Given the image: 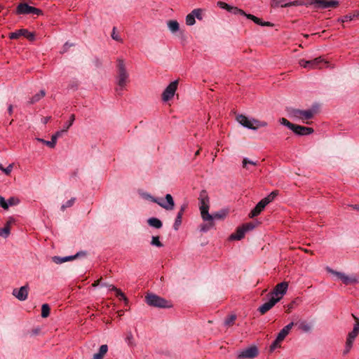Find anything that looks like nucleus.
I'll use <instances>...</instances> for the list:
<instances>
[{"instance_id": "f257e3e1", "label": "nucleus", "mask_w": 359, "mask_h": 359, "mask_svg": "<svg viewBox=\"0 0 359 359\" xmlns=\"http://www.w3.org/2000/svg\"><path fill=\"white\" fill-rule=\"evenodd\" d=\"M117 76H116V92L121 95V92L126 88L127 83L129 81V74L127 72L126 66L124 60L122 58H118L117 60Z\"/></svg>"}, {"instance_id": "f03ea898", "label": "nucleus", "mask_w": 359, "mask_h": 359, "mask_svg": "<svg viewBox=\"0 0 359 359\" xmlns=\"http://www.w3.org/2000/svg\"><path fill=\"white\" fill-rule=\"evenodd\" d=\"M236 121L243 127L251 130H257L259 128L266 127L268 125L266 121L250 118L243 114L237 115Z\"/></svg>"}, {"instance_id": "7ed1b4c3", "label": "nucleus", "mask_w": 359, "mask_h": 359, "mask_svg": "<svg viewBox=\"0 0 359 359\" xmlns=\"http://www.w3.org/2000/svg\"><path fill=\"white\" fill-rule=\"evenodd\" d=\"M314 109L300 110L293 109L289 112L290 118L294 120L302 121L303 123H309L307 121L312 118L314 116Z\"/></svg>"}, {"instance_id": "20e7f679", "label": "nucleus", "mask_w": 359, "mask_h": 359, "mask_svg": "<svg viewBox=\"0 0 359 359\" xmlns=\"http://www.w3.org/2000/svg\"><path fill=\"white\" fill-rule=\"evenodd\" d=\"M147 198L152 202L157 203L159 206L166 210H172L175 208V201L172 196L170 194H167L165 199L153 197L148 195Z\"/></svg>"}, {"instance_id": "39448f33", "label": "nucleus", "mask_w": 359, "mask_h": 359, "mask_svg": "<svg viewBox=\"0 0 359 359\" xmlns=\"http://www.w3.org/2000/svg\"><path fill=\"white\" fill-rule=\"evenodd\" d=\"M327 272L336 276L345 285H354L359 283V276L356 275H347L342 272L334 271L329 267L327 268Z\"/></svg>"}, {"instance_id": "423d86ee", "label": "nucleus", "mask_w": 359, "mask_h": 359, "mask_svg": "<svg viewBox=\"0 0 359 359\" xmlns=\"http://www.w3.org/2000/svg\"><path fill=\"white\" fill-rule=\"evenodd\" d=\"M145 299L147 304L151 306L159 308H169L171 306L169 302L154 294H147Z\"/></svg>"}, {"instance_id": "0eeeda50", "label": "nucleus", "mask_w": 359, "mask_h": 359, "mask_svg": "<svg viewBox=\"0 0 359 359\" xmlns=\"http://www.w3.org/2000/svg\"><path fill=\"white\" fill-rule=\"evenodd\" d=\"M294 326V323H290V324L285 326L278 334L276 339L270 346V351H273L277 348L280 347V343L285 339L286 336L289 334L291 329Z\"/></svg>"}, {"instance_id": "6e6552de", "label": "nucleus", "mask_w": 359, "mask_h": 359, "mask_svg": "<svg viewBox=\"0 0 359 359\" xmlns=\"http://www.w3.org/2000/svg\"><path fill=\"white\" fill-rule=\"evenodd\" d=\"M327 63V62L324 61L323 58L321 57H318L313 60H306L304 59H301L299 61V64L301 67L308 69L322 68Z\"/></svg>"}, {"instance_id": "1a4fd4ad", "label": "nucleus", "mask_w": 359, "mask_h": 359, "mask_svg": "<svg viewBox=\"0 0 359 359\" xmlns=\"http://www.w3.org/2000/svg\"><path fill=\"white\" fill-rule=\"evenodd\" d=\"M199 208L201 211V217L203 220L210 219L211 215L209 214V198L205 192L201 193L199 197Z\"/></svg>"}, {"instance_id": "9d476101", "label": "nucleus", "mask_w": 359, "mask_h": 359, "mask_svg": "<svg viewBox=\"0 0 359 359\" xmlns=\"http://www.w3.org/2000/svg\"><path fill=\"white\" fill-rule=\"evenodd\" d=\"M15 13L17 15H28L32 14L36 15H42L43 12L41 10L31 6L27 3H20L16 8Z\"/></svg>"}, {"instance_id": "9b49d317", "label": "nucleus", "mask_w": 359, "mask_h": 359, "mask_svg": "<svg viewBox=\"0 0 359 359\" xmlns=\"http://www.w3.org/2000/svg\"><path fill=\"white\" fill-rule=\"evenodd\" d=\"M309 4L313 5L316 8H329L338 6L337 0H309Z\"/></svg>"}, {"instance_id": "f8f14e48", "label": "nucleus", "mask_w": 359, "mask_h": 359, "mask_svg": "<svg viewBox=\"0 0 359 359\" xmlns=\"http://www.w3.org/2000/svg\"><path fill=\"white\" fill-rule=\"evenodd\" d=\"M178 86V81L175 80L171 82L164 90L162 93V100L163 102H168L171 100L177 90Z\"/></svg>"}, {"instance_id": "ddd939ff", "label": "nucleus", "mask_w": 359, "mask_h": 359, "mask_svg": "<svg viewBox=\"0 0 359 359\" xmlns=\"http://www.w3.org/2000/svg\"><path fill=\"white\" fill-rule=\"evenodd\" d=\"M258 355V349L256 346H251L247 348L246 349L241 351L238 355V359H245V358H254Z\"/></svg>"}, {"instance_id": "4468645a", "label": "nucleus", "mask_w": 359, "mask_h": 359, "mask_svg": "<svg viewBox=\"0 0 359 359\" xmlns=\"http://www.w3.org/2000/svg\"><path fill=\"white\" fill-rule=\"evenodd\" d=\"M270 299L268 302L263 304L261 306L259 307L258 311L260 312L262 315L266 313L268 311H269L271 308H273L276 303H278L280 300V297H276L274 296H269Z\"/></svg>"}, {"instance_id": "2eb2a0df", "label": "nucleus", "mask_w": 359, "mask_h": 359, "mask_svg": "<svg viewBox=\"0 0 359 359\" xmlns=\"http://www.w3.org/2000/svg\"><path fill=\"white\" fill-rule=\"evenodd\" d=\"M23 36L29 41H34L35 36L34 33L29 32L27 29H21L10 34L9 37L11 39H17L20 36Z\"/></svg>"}, {"instance_id": "dca6fc26", "label": "nucleus", "mask_w": 359, "mask_h": 359, "mask_svg": "<svg viewBox=\"0 0 359 359\" xmlns=\"http://www.w3.org/2000/svg\"><path fill=\"white\" fill-rule=\"evenodd\" d=\"M288 284L287 282H282L276 285L273 290L269 294V296H274L276 297H280L286 293L287 290Z\"/></svg>"}, {"instance_id": "f3484780", "label": "nucleus", "mask_w": 359, "mask_h": 359, "mask_svg": "<svg viewBox=\"0 0 359 359\" xmlns=\"http://www.w3.org/2000/svg\"><path fill=\"white\" fill-rule=\"evenodd\" d=\"M28 290V286L24 285L22 286L20 289H14L13 291V294L20 301H24L27 298Z\"/></svg>"}, {"instance_id": "a211bd4d", "label": "nucleus", "mask_w": 359, "mask_h": 359, "mask_svg": "<svg viewBox=\"0 0 359 359\" xmlns=\"http://www.w3.org/2000/svg\"><path fill=\"white\" fill-rule=\"evenodd\" d=\"M81 255L82 256L86 255V252H77L74 256H67V257H60L55 256V257H53L52 258V259H53V261L55 264H62V263H64L65 262L73 260V259H76V257H80Z\"/></svg>"}, {"instance_id": "6ab92c4d", "label": "nucleus", "mask_w": 359, "mask_h": 359, "mask_svg": "<svg viewBox=\"0 0 359 359\" xmlns=\"http://www.w3.org/2000/svg\"><path fill=\"white\" fill-rule=\"evenodd\" d=\"M292 130L295 134L299 135H306L313 133V129L312 128L302 126L295 124L294 127L292 128Z\"/></svg>"}, {"instance_id": "aec40b11", "label": "nucleus", "mask_w": 359, "mask_h": 359, "mask_svg": "<svg viewBox=\"0 0 359 359\" xmlns=\"http://www.w3.org/2000/svg\"><path fill=\"white\" fill-rule=\"evenodd\" d=\"M356 320V323H355L353 326V330L348 334L346 342H349L353 344V341L355 340V337L358 336L359 333V319L357 318H355Z\"/></svg>"}, {"instance_id": "412c9836", "label": "nucleus", "mask_w": 359, "mask_h": 359, "mask_svg": "<svg viewBox=\"0 0 359 359\" xmlns=\"http://www.w3.org/2000/svg\"><path fill=\"white\" fill-rule=\"evenodd\" d=\"M265 201H263L261 200L257 205L254 208V209L251 211L250 213V217H255L260 214V212L264 209L266 204L264 203Z\"/></svg>"}, {"instance_id": "4be33fe9", "label": "nucleus", "mask_w": 359, "mask_h": 359, "mask_svg": "<svg viewBox=\"0 0 359 359\" xmlns=\"http://www.w3.org/2000/svg\"><path fill=\"white\" fill-rule=\"evenodd\" d=\"M245 233V229L243 228V226H239L237 228L236 232L230 236L229 239L240 241L244 238Z\"/></svg>"}, {"instance_id": "5701e85b", "label": "nucleus", "mask_w": 359, "mask_h": 359, "mask_svg": "<svg viewBox=\"0 0 359 359\" xmlns=\"http://www.w3.org/2000/svg\"><path fill=\"white\" fill-rule=\"evenodd\" d=\"M66 131H63V129L56 132L54 135H52V142H46V145L50 148H54L55 147L57 138L62 136V135Z\"/></svg>"}, {"instance_id": "b1692460", "label": "nucleus", "mask_w": 359, "mask_h": 359, "mask_svg": "<svg viewBox=\"0 0 359 359\" xmlns=\"http://www.w3.org/2000/svg\"><path fill=\"white\" fill-rule=\"evenodd\" d=\"M108 351V346L106 344H103L100 347L98 353L93 355V359H103L104 355Z\"/></svg>"}, {"instance_id": "393cba45", "label": "nucleus", "mask_w": 359, "mask_h": 359, "mask_svg": "<svg viewBox=\"0 0 359 359\" xmlns=\"http://www.w3.org/2000/svg\"><path fill=\"white\" fill-rule=\"evenodd\" d=\"M310 6V4H309V0H296V1H292V2H290V3H287V4H285L284 5H281L282 7H290V6Z\"/></svg>"}, {"instance_id": "a878e982", "label": "nucleus", "mask_w": 359, "mask_h": 359, "mask_svg": "<svg viewBox=\"0 0 359 359\" xmlns=\"http://www.w3.org/2000/svg\"><path fill=\"white\" fill-rule=\"evenodd\" d=\"M147 223L150 226L156 229H161L163 226L161 221L156 217H151L148 219Z\"/></svg>"}, {"instance_id": "bb28decb", "label": "nucleus", "mask_w": 359, "mask_h": 359, "mask_svg": "<svg viewBox=\"0 0 359 359\" xmlns=\"http://www.w3.org/2000/svg\"><path fill=\"white\" fill-rule=\"evenodd\" d=\"M299 328L304 332H309L312 329V325L305 320L300 321L298 323Z\"/></svg>"}, {"instance_id": "cd10ccee", "label": "nucleus", "mask_w": 359, "mask_h": 359, "mask_svg": "<svg viewBox=\"0 0 359 359\" xmlns=\"http://www.w3.org/2000/svg\"><path fill=\"white\" fill-rule=\"evenodd\" d=\"M45 95H46V93L43 90H40L39 93L34 95L30 99V101L29 102V104H34V103L39 102L41 98H43L45 96Z\"/></svg>"}, {"instance_id": "c85d7f7f", "label": "nucleus", "mask_w": 359, "mask_h": 359, "mask_svg": "<svg viewBox=\"0 0 359 359\" xmlns=\"http://www.w3.org/2000/svg\"><path fill=\"white\" fill-rule=\"evenodd\" d=\"M167 24L169 29L172 33L177 32L180 29L179 23L176 20H170Z\"/></svg>"}, {"instance_id": "c756f323", "label": "nucleus", "mask_w": 359, "mask_h": 359, "mask_svg": "<svg viewBox=\"0 0 359 359\" xmlns=\"http://www.w3.org/2000/svg\"><path fill=\"white\" fill-rule=\"evenodd\" d=\"M184 214H182L181 212H177V217L175 218L174 224H173V229L177 231L179 229V227L182 224V216Z\"/></svg>"}, {"instance_id": "7c9ffc66", "label": "nucleus", "mask_w": 359, "mask_h": 359, "mask_svg": "<svg viewBox=\"0 0 359 359\" xmlns=\"http://www.w3.org/2000/svg\"><path fill=\"white\" fill-rule=\"evenodd\" d=\"M10 224L7 223L4 228H0V236L7 238L10 235Z\"/></svg>"}, {"instance_id": "2f4dec72", "label": "nucleus", "mask_w": 359, "mask_h": 359, "mask_svg": "<svg viewBox=\"0 0 359 359\" xmlns=\"http://www.w3.org/2000/svg\"><path fill=\"white\" fill-rule=\"evenodd\" d=\"M226 216V212L224 211L216 212L213 215H211L212 218L210 219H205L206 222H213V219H222L224 218Z\"/></svg>"}, {"instance_id": "473e14b6", "label": "nucleus", "mask_w": 359, "mask_h": 359, "mask_svg": "<svg viewBox=\"0 0 359 359\" xmlns=\"http://www.w3.org/2000/svg\"><path fill=\"white\" fill-rule=\"evenodd\" d=\"M245 16L247 17V18L253 20L257 25H261L265 26V25H269V24H270L269 22L262 23V20L259 18H258L256 16L251 15V14H246Z\"/></svg>"}, {"instance_id": "72a5a7b5", "label": "nucleus", "mask_w": 359, "mask_h": 359, "mask_svg": "<svg viewBox=\"0 0 359 359\" xmlns=\"http://www.w3.org/2000/svg\"><path fill=\"white\" fill-rule=\"evenodd\" d=\"M277 195V191H272L269 196L263 198L262 201H265V204L268 205L270 202L274 200Z\"/></svg>"}, {"instance_id": "f704fd0d", "label": "nucleus", "mask_w": 359, "mask_h": 359, "mask_svg": "<svg viewBox=\"0 0 359 359\" xmlns=\"http://www.w3.org/2000/svg\"><path fill=\"white\" fill-rule=\"evenodd\" d=\"M50 314V307L47 304H44L41 306V316L47 318Z\"/></svg>"}, {"instance_id": "c9c22d12", "label": "nucleus", "mask_w": 359, "mask_h": 359, "mask_svg": "<svg viewBox=\"0 0 359 359\" xmlns=\"http://www.w3.org/2000/svg\"><path fill=\"white\" fill-rule=\"evenodd\" d=\"M196 22L194 15L191 12L186 17V24L189 26L194 25Z\"/></svg>"}, {"instance_id": "e433bc0d", "label": "nucleus", "mask_w": 359, "mask_h": 359, "mask_svg": "<svg viewBox=\"0 0 359 359\" xmlns=\"http://www.w3.org/2000/svg\"><path fill=\"white\" fill-rule=\"evenodd\" d=\"M75 120L74 114H72L68 122H66L63 126V131H67L68 129L72 126Z\"/></svg>"}, {"instance_id": "4c0bfd02", "label": "nucleus", "mask_w": 359, "mask_h": 359, "mask_svg": "<svg viewBox=\"0 0 359 359\" xmlns=\"http://www.w3.org/2000/svg\"><path fill=\"white\" fill-rule=\"evenodd\" d=\"M249 165H255H255H257V161H252L249 160L247 158H243V168L249 170L250 169L249 167H248Z\"/></svg>"}, {"instance_id": "58836bf2", "label": "nucleus", "mask_w": 359, "mask_h": 359, "mask_svg": "<svg viewBox=\"0 0 359 359\" xmlns=\"http://www.w3.org/2000/svg\"><path fill=\"white\" fill-rule=\"evenodd\" d=\"M229 12L235 15L239 14L244 16L246 15V13L243 10L234 6H231Z\"/></svg>"}, {"instance_id": "ea45409f", "label": "nucleus", "mask_w": 359, "mask_h": 359, "mask_svg": "<svg viewBox=\"0 0 359 359\" xmlns=\"http://www.w3.org/2000/svg\"><path fill=\"white\" fill-rule=\"evenodd\" d=\"M125 340L126 343L130 346H133L134 344L133 335L130 331L126 333Z\"/></svg>"}, {"instance_id": "a19ab883", "label": "nucleus", "mask_w": 359, "mask_h": 359, "mask_svg": "<svg viewBox=\"0 0 359 359\" xmlns=\"http://www.w3.org/2000/svg\"><path fill=\"white\" fill-rule=\"evenodd\" d=\"M236 315H231L226 318L224 323L226 326H231L234 323V321L236 320Z\"/></svg>"}, {"instance_id": "79ce46f5", "label": "nucleus", "mask_w": 359, "mask_h": 359, "mask_svg": "<svg viewBox=\"0 0 359 359\" xmlns=\"http://www.w3.org/2000/svg\"><path fill=\"white\" fill-rule=\"evenodd\" d=\"M214 226L213 222H208V224H204L201 226V231L203 232H206L210 230L211 228Z\"/></svg>"}, {"instance_id": "37998d69", "label": "nucleus", "mask_w": 359, "mask_h": 359, "mask_svg": "<svg viewBox=\"0 0 359 359\" xmlns=\"http://www.w3.org/2000/svg\"><path fill=\"white\" fill-rule=\"evenodd\" d=\"M75 200V198H72L70 200L67 201L65 204H63L61 206V210L64 211L67 208L72 207L74 205Z\"/></svg>"}, {"instance_id": "c03bdc74", "label": "nucleus", "mask_w": 359, "mask_h": 359, "mask_svg": "<svg viewBox=\"0 0 359 359\" xmlns=\"http://www.w3.org/2000/svg\"><path fill=\"white\" fill-rule=\"evenodd\" d=\"M13 165L10 164L8 167L4 168L1 164H0V170L3 171L6 175H9L13 170Z\"/></svg>"}, {"instance_id": "a18cd8bd", "label": "nucleus", "mask_w": 359, "mask_h": 359, "mask_svg": "<svg viewBox=\"0 0 359 359\" xmlns=\"http://www.w3.org/2000/svg\"><path fill=\"white\" fill-rule=\"evenodd\" d=\"M192 14L194 15V18H197L199 20H201L203 19V16H202V10L200 9V8H196V9H194L192 11H191Z\"/></svg>"}, {"instance_id": "49530a36", "label": "nucleus", "mask_w": 359, "mask_h": 359, "mask_svg": "<svg viewBox=\"0 0 359 359\" xmlns=\"http://www.w3.org/2000/svg\"><path fill=\"white\" fill-rule=\"evenodd\" d=\"M280 123L283 125V126H287L288 128H290V130H292V128L294 127V124L290 123L289 121H287L286 118H281L279 121Z\"/></svg>"}, {"instance_id": "de8ad7c7", "label": "nucleus", "mask_w": 359, "mask_h": 359, "mask_svg": "<svg viewBox=\"0 0 359 359\" xmlns=\"http://www.w3.org/2000/svg\"><path fill=\"white\" fill-rule=\"evenodd\" d=\"M151 244L152 245H154V246H156V247H158V248H161V247L163 246V244L159 241V237L158 236H153L152 238H151Z\"/></svg>"}, {"instance_id": "09e8293b", "label": "nucleus", "mask_w": 359, "mask_h": 359, "mask_svg": "<svg viewBox=\"0 0 359 359\" xmlns=\"http://www.w3.org/2000/svg\"><path fill=\"white\" fill-rule=\"evenodd\" d=\"M0 206L5 210H7L9 208L8 203L5 200V198L3 196H0Z\"/></svg>"}, {"instance_id": "8fccbe9b", "label": "nucleus", "mask_w": 359, "mask_h": 359, "mask_svg": "<svg viewBox=\"0 0 359 359\" xmlns=\"http://www.w3.org/2000/svg\"><path fill=\"white\" fill-rule=\"evenodd\" d=\"M242 226L245 229V232L252 230L255 227V224L252 222L244 224Z\"/></svg>"}, {"instance_id": "3c124183", "label": "nucleus", "mask_w": 359, "mask_h": 359, "mask_svg": "<svg viewBox=\"0 0 359 359\" xmlns=\"http://www.w3.org/2000/svg\"><path fill=\"white\" fill-rule=\"evenodd\" d=\"M354 18H356V16H354V14L353 15H346L344 16L343 18L339 19L338 21H339L341 22H344L348 20H352Z\"/></svg>"}, {"instance_id": "603ef678", "label": "nucleus", "mask_w": 359, "mask_h": 359, "mask_svg": "<svg viewBox=\"0 0 359 359\" xmlns=\"http://www.w3.org/2000/svg\"><path fill=\"white\" fill-rule=\"evenodd\" d=\"M217 6L222 8V9H226V11H229V9L231 8V6L230 5L227 4L225 2H223V1H218L217 2Z\"/></svg>"}, {"instance_id": "864d4df0", "label": "nucleus", "mask_w": 359, "mask_h": 359, "mask_svg": "<svg viewBox=\"0 0 359 359\" xmlns=\"http://www.w3.org/2000/svg\"><path fill=\"white\" fill-rule=\"evenodd\" d=\"M352 345H353V344L346 341L345 348L343 351L344 355H346L348 353H349V351H351V349L352 348Z\"/></svg>"}, {"instance_id": "5fc2aeb1", "label": "nucleus", "mask_w": 359, "mask_h": 359, "mask_svg": "<svg viewBox=\"0 0 359 359\" xmlns=\"http://www.w3.org/2000/svg\"><path fill=\"white\" fill-rule=\"evenodd\" d=\"M115 31H116V28L114 27L113 32L111 34V38L115 41H121V37L118 34H116Z\"/></svg>"}, {"instance_id": "6e6d98bb", "label": "nucleus", "mask_w": 359, "mask_h": 359, "mask_svg": "<svg viewBox=\"0 0 359 359\" xmlns=\"http://www.w3.org/2000/svg\"><path fill=\"white\" fill-rule=\"evenodd\" d=\"M7 202L8 203L9 206L18 204L19 201L15 198H9Z\"/></svg>"}, {"instance_id": "4d7b16f0", "label": "nucleus", "mask_w": 359, "mask_h": 359, "mask_svg": "<svg viewBox=\"0 0 359 359\" xmlns=\"http://www.w3.org/2000/svg\"><path fill=\"white\" fill-rule=\"evenodd\" d=\"M116 297H118L119 299H126L124 294L118 289L117 291H116Z\"/></svg>"}, {"instance_id": "13d9d810", "label": "nucleus", "mask_w": 359, "mask_h": 359, "mask_svg": "<svg viewBox=\"0 0 359 359\" xmlns=\"http://www.w3.org/2000/svg\"><path fill=\"white\" fill-rule=\"evenodd\" d=\"M187 208V203L182 204L180 206V210L178 211V212H181L182 214H184V212L186 210Z\"/></svg>"}, {"instance_id": "bf43d9fd", "label": "nucleus", "mask_w": 359, "mask_h": 359, "mask_svg": "<svg viewBox=\"0 0 359 359\" xmlns=\"http://www.w3.org/2000/svg\"><path fill=\"white\" fill-rule=\"evenodd\" d=\"M50 116H46L41 118V121L43 124H46L50 119Z\"/></svg>"}, {"instance_id": "052dcab7", "label": "nucleus", "mask_w": 359, "mask_h": 359, "mask_svg": "<svg viewBox=\"0 0 359 359\" xmlns=\"http://www.w3.org/2000/svg\"><path fill=\"white\" fill-rule=\"evenodd\" d=\"M109 289L110 290H113V291H115L116 292V291L118 290L117 289L115 286L112 285H109Z\"/></svg>"}, {"instance_id": "680f3d73", "label": "nucleus", "mask_w": 359, "mask_h": 359, "mask_svg": "<svg viewBox=\"0 0 359 359\" xmlns=\"http://www.w3.org/2000/svg\"><path fill=\"white\" fill-rule=\"evenodd\" d=\"M351 207L353 209L359 211V205H351Z\"/></svg>"}, {"instance_id": "e2e57ef3", "label": "nucleus", "mask_w": 359, "mask_h": 359, "mask_svg": "<svg viewBox=\"0 0 359 359\" xmlns=\"http://www.w3.org/2000/svg\"><path fill=\"white\" fill-rule=\"evenodd\" d=\"M8 113H9L10 114H12V112H13V106H12L11 104H10V105L8 106Z\"/></svg>"}, {"instance_id": "0e129e2a", "label": "nucleus", "mask_w": 359, "mask_h": 359, "mask_svg": "<svg viewBox=\"0 0 359 359\" xmlns=\"http://www.w3.org/2000/svg\"><path fill=\"white\" fill-rule=\"evenodd\" d=\"M36 140L40 142H42V143H43L45 144H46V142H48L47 140H44L41 139V138H36Z\"/></svg>"}, {"instance_id": "69168bd1", "label": "nucleus", "mask_w": 359, "mask_h": 359, "mask_svg": "<svg viewBox=\"0 0 359 359\" xmlns=\"http://www.w3.org/2000/svg\"><path fill=\"white\" fill-rule=\"evenodd\" d=\"M72 45L71 44H69L68 43H66L65 45H64V50H66L67 49L68 47L71 46Z\"/></svg>"}, {"instance_id": "338daca9", "label": "nucleus", "mask_w": 359, "mask_h": 359, "mask_svg": "<svg viewBox=\"0 0 359 359\" xmlns=\"http://www.w3.org/2000/svg\"><path fill=\"white\" fill-rule=\"evenodd\" d=\"M354 16H356V18H359V10H357L354 12Z\"/></svg>"}, {"instance_id": "774afa93", "label": "nucleus", "mask_w": 359, "mask_h": 359, "mask_svg": "<svg viewBox=\"0 0 359 359\" xmlns=\"http://www.w3.org/2000/svg\"><path fill=\"white\" fill-rule=\"evenodd\" d=\"M99 284H100V280H97L94 283H93V287H97Z\"/></svg>"}]
</instances>
